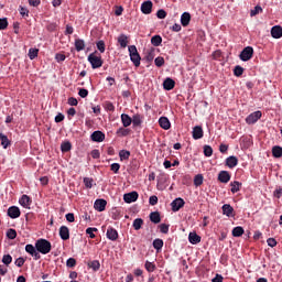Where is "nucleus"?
I'll list each match as a JSON object with an SVG mask.
<instances>
[{"label":"nucleus","instance_id":"53","mask_svg":"<svg viewBox=\"0 0 282 282\" xmlns=\"http://www.w3.org/2000/svg\"><path fill=\"white\" fill-rule=\"evenodd\" d=\"M234 75L239 77V76H243V67L241 66H236L235 69H234Z\"/></svg>","mask_w":282,"mask_h":282},{"label":"nucleus","instance_id":"4","mask_svg":"<svg viewBox=\"0 0 282 282\" xmlns=\"http://www.w3.org/2000/svg\"><path fill=\"white\" fill-rule=\"evenodd\" d=\"M252 56H254V48H252V46L245 47L239 55L240 61L243 62L250 61Z\"/></svg>","mask_w":282,"mask_h":282},{"label":"nucleus","instance_id":"11","mask_svg":"<svg viewBox=\"0 0 282 282\" xmlns=\"http://www.w3.org/2000/svg\"><path fill=\"white\" fill-rule=\"evenodd\" d=\"M141 12L143 14H151L153 12V2L151 0L144 1L141 4Z\"/></svg>","mask_w":282,"mask_h":282},{"label":"nucleus","instance_id":"24","mask_svg":"<svg viewBox=\"0 0 282 282\" xmlns=\"http://www.w3.org/2000/svg\"><path fill=\"white\" fill-rule=\"evenodd\" d=\"M189 23H191V13L184 12L181 15V24L183 25V28H187V25H189Z\"/></svg>","mask_w":282,"mask_h":282},{"label":"nucleus","instance_id":"34","mask_svg":"<svg viewBox=\"0 0 282 282\" xmlns=\"http://www.w3.org/2000/svg\"><path fill=\"white\" fill-rule=\"evenodd\" d=\"M132 124L133 127H140V124H142V115L140 113L133 115Z\"/></svg>","mask_w":282,"mask_h":282},{"label":"nucleus","instance_id":"36","mask_svg":"<svg viewBox=\"0 0 282 282\" xmlns=\"http://www.w3.org/2000/svg\"><path fill=\"white\" fill-rule=\"evenodd\" d=\"M119 158L121 162H124V160H129V158H131V152L129 150H121L119 152Z\"/></svg>","mask_w":282,"mask_h":282},{"label":"nucleus","instance_id":"33","mask_svg":"<svg viewBox=\"0 0 282 282\" xmlns=\"http://www.w3.org/2000/svg\"><path fill=\"white\" fill-rule=\"evenodd\" d=\"M142 226H144V219L137 218L133 220L132 228H134V230H140Z\"/></svg>","mask_w":282,"mask_h":282},{"label":"nucleus","instance_id":"35","mask_svg":"<svg viewBox=\"0 0 282 282\" xmlns=\"http://www.w3.org/2000/svg\"><path fill=\"white\" fill-rule=\"evenodd\" d=\"M153 58H155V48H151L145 53V61L148 63H152Z\"/></svg>","mask_w":282,"mask_h":282},{"label":"nucleus","instance_id":"21","mask_svg":"<svg viewBox=\"0 0 282 282\" xmlns=\"http://www.w3.org/2000/svg\"><path fill=\"white\" fill-rule=\"evenodd\" d=\"M271 36L273 39H281L282 37V28L280 25H275L271 29Z\"/></svg>","mask_w":282,"mask_h":282},{"label":"nucleus","instance_id":"44","mask_svg":"<svg viewBox=\"0 0 282 282\" xmlns=\"http://www.w3.org/2000/svg\"><path fill=\"white\" fill-rule=\"evenodd\" d=\"M202 184H204V175L197 174L194 177V186H202Z\"/></svg>","mask_w":282,"mask_h":282},{"label":"nucleus","instance_id":"6","mask_svg":"<svg viewBox=\"0 0 282 282\" xmlns=\"http://www.w3.org/2000/svg\"><path fill=\"white\" fill-rule=\"evenodd\" d=\"M25 252L31 254V257H33L35 261H39V259H41V253H39V250H36V247H34L33 245H26Z\"/></svg>","mask_w":282,"mask_h":282},{"label":"nucleus","instance_id":"28","mask_svg":"<svg viewBox=\"0 0 282 282\" xmlns=\"http://www.w3.org/2000/svg\"><path fill=\"white\" fill-rule=\"evenodd\" d=\"M130 133H131V129L121 127L117 130L116 135H118V138H127V135H129Z\"/></svg>","mask_w":282,"mask_h":282},{"label":"nucleus","instance_id":"48","mask_svg":"<svg viewBox=\"0 0 282 282\" xmlns=\"http://www.w3.org/2000/svg\"><path fill=\"white\" fill-rule=\"evenodd\" d=\"M263 12V8L261 6H256L253 10L250 12V17H257V14H261Z\"/></svg>","mask_w":282,"mask_h":282},{"label":"nucleus","instance_id":"55","mask_svg":"<svg viewBox=\"0 0 282 282\" xmlns=\"http://www.w3.org/2000/svg\"><path fill=\"white\" fill-rule=\"evenodd\" d=\"M154 65H155L156 67H162V66L164 65V57H162V56L156 57V58L154 59Z\"/></svg>","mask_w":282,"mask_h":282},{"label":"nucleus","instance_id":"47","mask_svg":"<svg viewBox=\"0 0 282 282\" xmlns=\"http://www.w3.org/2000/svg\"><path fill=\"white\" fill-rule=\"evenodd\" d=\"M204 155H205V158H212L213 156V147L204 145Z\"/></svg>","mask_w":282,"mask_h":282},{"label":"nucleus","instance_id":"32","mask_svg":"<svg viewBox=\"0 0 282 282\" xmlns=\"http://www.w3.org/2000/svg\"><path fill=\"white\" fill-rule=\"evenodd\" d=\"M153 248L154 250H162V248H164V240L160 239V238H156L153 240Z\"/></svg>","mask_w":282,"mask_h":282},{"label":"nucleus","instance_id":"60","mask_svg":"<svg viewBox=\"0 0 282 282\" xmlns=\"http://www.w3.org/2000/svg\"><path fill=\"white\" fill-rule=\"evenodd\" d=\"M14 264L18 267V268H23V265L25 264V259L23 258H18L14 262Z\"/></svg>","mask_w":282,"mask_h":282},{"label":"nucleus","instance_id":"23","mask_svg":"<svg viewBox=\"0 0 282 282\" xmlns=\"http://www.w3.org/2000/svg\"><path fill=\"white\" fill-rule=\"evenodd\" d=\"M0 141H1L2 149H8V147L12 145V142L10 141V139H8V135L1 132H0Z\"/></svg>","mask_w":282,"mask_h":282},{"label":"nucleus","instance_id":"27","mask_svg":"<svg viewBox=\"0 0 282 282\" xmlns=\"http://www.w3.org/2000/svg\"><path fill=\"white\" fill-rule=\"evenodd\" d=\"M121 122H122L123 127L127 128V127H131V123L133 122V120L129 115L122 113Z\"/></svg>","mask_w":282,"mask_h":282},{"label":"nucleus","instance_id":"30","mask_svg":"<svg viewBox=\"0 0 282 282\" xmlns=\"http://www.w3.org/2000/svg\"><path fill=\"white\" fill-rule=\"evenodd\" d=\"M75 50H76V52H83V50H85V40L76 39L75 40Z\"/></svg>","mask_w":282,"mask_h":282},{"label":"nucleus","instance_id":"51","mask_svg":"<svg viewBox=\"0 0 282 282\" xmlns=\"http://www.w3.org/2000/svg\"><path fill=\"white\" fill-rule=\"evenodd\" d=\"M84 184L86 188H91L94 186V178L84 177Z\"/></svg>","mask_w":282,"mask_h":282},{"label":"nucleus","instance_id":"45","mask_svg":"<svg viewBox=\"0 0 282 282\" xmlns=\"http://www.w3.org/2000/svg\"><path fill=\"white\" fill-rule=\"evenodd\" d=\"M39 56V48H30L29 50V58L30 61H34Z\"/></svg>","mask_w":282,"mask_h":282},{"label":"nucleus","instance_id":"42","mask_svg":"<svg viewBox=\"0 0 282 282\" xmlns=\"http://www.w3.org/2000/svg\"><path fill=\"white\" fill-rule=\"evenodd\" d=\"M88 267L91 268V270H94V272H98V270H100V261L94 260L88 263Z\"/></svg>","mask_w":282,"mask_h":282},{"label":"nucleus","instance_id":"64","mask_svg":"<svg viewBox=\"0 0 282 282\" xmlns=\"http://www.w3.org/2000/svg\"><path fill=\"white\" fill-rule=\"evenodd\" d=\"M156 17L158 19H166V11H164L163 9L159 10L156 12Z\"/></svg>","mask_w":282,"mask_h":282},{"label":"nucleus","instance_id":"14","mask_svg":"<svg viewBox=\"0 0 282 282\" xmlns=\"http://www.w3.org/2000/svg\"><path fill=\"white\" fill-rule=\"evenodd\" d=\"M90 140H93V142H105V132L100 130L93 132Z\"/></svg>","mask_w":282,"mask_h":282},{"label":"nucleus","instance_id":"19","mask_svg":"<svg viewBox=\"0 0 282 282\" xmlns=\"http://www.w3.org/2000/svg\"><path fill=\"white\" fill-rule=\"evenodd\" d=\"M59 237L63 241L69 239V228L67 226L59 227Z\"/></svg>","mask_w":282,"mask_h":282},{"label":"nucleus","instance_id":"40","mask_svg":"<svg viewBox=\"0 0 282 282\" xmlns=\"http://www.w3.org/2000/svg\"><path fill=\"white\" fill-rule=\"evenodd\" d=\"M144 268H145L147 272H155L158 267L155 265V263L150 262L149 260H147L145 264H144Z\"/></svg>","mask_w":282,"mask_h":282},{"label":"nucleus","instance_id":"57","mask_svg":"<svg viewBox=\"0 0 282 282\" xmlns=\"http://www.w3.org/2000/svg\"><path fill=\"white\" fill-rule=\"evenodd\" d=\"M78 96H80V98H87V96H89V90L85 88H79Z\"/></svg>","mask_w":282,"mask_h":282},{"label":"nucleus","instance_id":"17","mask_svg":"<svg viewBox=\"0 0 282 282\" xmlns=\"http://www.w3.org/2000/svg\"><path fill=\"white\" fill-rule=\"evenodd\" d=\"M163 89H165V91H171L172 89H175V80H173V78L171 77L165 78V80L163 82Z\"/></svg>","mask_w":282,"mask_h":282},{"label":"nucleus","instance_id":"50","mask_svg":"<svg viewBox=\"0 0 282 282\" xmlns=\"http://www.w3.org/2000/svg\"><path fill=\"white\" fill-rule=\"evenodd\" d=\"M105 41L100 40L97 42V50L100 52V54H105Z\"/></svg>","mask_w":282,"mask_h":282},{"label":"nucleus","instance_id":"9","mask_svg":"<svg viewBox=\"0 0 282 282\" xmlns=\"http://www.w3.org/2000/svg\"><path fill=\"white\" fill-rule=\"evenodd\" d=\"M8 216L11 219H19V217H21V209H19L17 206H11L8 209Z\"/></svg>","mask_w":282,"mask_h":282},{"label":"nucleus","instance_id":"12","mask_svg":"<svg viewBox=\"0 0 282 282\" xmlns=\"http://www.w3.org/2000/svg\"><path fill=\"white\" fill-rule=\"evenodd\" d=\"M221 210H223V215H225L226 217H235L236 215L235 208L230 204L223 205Z\"/></svg>","mask_w":282,"mask_h":282},{"label":"nucleus","instance_id":"8","mask_svg":"<svg viewBox=\"0 0 282 282\" xmlns=\"http://www.w3.org/2000/svg\"><path fill=\"white\" fill-rule=\"evenodd\" d=\"M138 197H140L138 192H130L123 195V202L126 204H133V202H138Z\"/></svg>","mask_w":282,"mask_h":282},{"label":"nucleus","instance_id":"37","mask_svg":"<svg viewBox=\"0 0 282 282\" xmlns=\"http://www.w3.org/2000/svg\"><path fill=\"white\" fill-rule=\"evenodd\" d=\"M151 43L152 45H154V47H160L162 45V36L160 35L152 36Z\"/></svg>","mask_w":282,"mask_h":282},{"label":"nucleus","instance_id":"26","mask_svg":"<svg viewBox=\"0 0 282 282\" xmlns=\"http://www.w3.org/2000/svg\"><path fill=\"white\" fill-rule=\"evenodd\" d=\"M19 203L23 206V208H29L30 204H32V198L28 195H22Z\"/></svg>","mask_w":282,"mask_h":282},{"label":"nucleus","instance_id":"13","mask_svg":"<svg viewBox=\"0 0 282 282\" xmlns=\"http://www.w3.org/2000/svg\"><path fill=\"white\" fill-rule=\"evenodd\" d=\"M230 172L228 171H220L218 173V182H220V184H228V182H230Z\"/></svg>","mask_w":282,"mask_h":282},{"label":"nucleus","instance_id":"3","mask_svg":"<svg viewBox=\"0 0 282 282\" xmlns=\"http://www.w3.org/2000/svg\"><path fill=\"white\" fill-rule=\"evenodd\" d=\"M88 63H90L93 69H98L102 65V57L91 53L88 55Z\"/></svg>","mask_w":282,"mask_h":282},{"label":"nucleus","instance_id":"29","mask_svg":"<svg viewBox=\"0 0 282 282\" xmlns=\"http://www.w3.org/2000/svg\"><path fill=\"white\" fill-rule=\"evenodd\" d=\"M118 43L120 45V47H127V45H129V37H127V35L121 34L118 37Z\"/></svg>","mask_w":282,"mask_h":282},{"label":"nucleus","instance_id":"58","mask_svg":"<svg viewBox=\"0 0 282 282\" xmlns=\"http://www.w3.org/2000/svg\"><path fill=\"white\" fill-rule=\"evenodd\" d=\"M8 29V19L2 18L0 19V30H7Z\"/></svg>","mask_w":282,"mask_h":282},{"label":"nucleus","instance_id":"62","mask_svg":"<svg viewBox=\"0 0 282 282\" xmlns=\"http://www.w3.org/2000/svg\"><path fill=\"white\" fill-rule=\"evenodd\" d=\"M90 155H91V158L94 159V160H98L99 158H100V150H93L91 152H90Z\"/></svg>","mask_w":282,"mask_h":282},{"label":"nucleus","instance_id":"10","mask_svg":"<svg viewBox=\"0 0 282 282\" xmlns=\"http://www.w3.org/2000/svg\"><path fill=\"white\" fill-rule=\"evenodd\" d=\"M95 210H98V213H102L107 208V200L102 198H98L95 200L94 204Z\"/></svg>","mask_w":282,"mask_h":282},{"label":"nucleus","instance_id":"41","mask_svg":"<svg viewBox=\"0 0 282 282\" xmlns=\"http://www.w3.org/2000/svg\"><path fill=\"white\" fill-rule=\"evenodd\" d=\"M231 232H232V237H241L245 230H243V227L238 226V227H235Z\"/></svg>","mask_w":282,"mask_h":282},{"label":"nucleus","instance_id":"22","mask_svg":"<svg viewBox=\"0 0 282 282\" xmlns=\"http://www.w3.org/2000/svg\"><path fill=\"white\" fill-rule=\"evenodd\" d=\"M237 164H239V159H237V156H229L226 159V165L229 169H235V166H237Z\"/></svg>","mask_w":282,"mask_h":282},{"label":"nucleus","instance_id":"7","mask_svg":"<svg viewBox=\"0 0 282 282\" xmlns=\"http://www.w3.org/2000/svg\"><path fill=\"white\" fill-rule=\"evenodd\" d=\"M184 204H186V202H184L182 197L175 198L171 203L172 212L177 213L181 208H184Z\"/></svg>","mask_w":282,"mask_h":282},{"label":"nucleus","instance_id":"25","mask_svg":"<svg viewBox=\"0 0 282 282\" xmlns=\"http://www.w3.org/2000/svg\"><path fill=\"white\" fill-rule=\"evenodd\" d=\"M149 217H150V221H152V224H160V221H162L160 212H152V213H150Z\"/></svg>","mask_w":282,"mask_h":282},{"label":"nucleus","instance_id":"56","mask_svg":"<svg viewBox=\"0 0 282 282\" xmlns=\"http://www.w3.org/2000/svg\"><path fill=\"white\" fill-rule=\"evenodd\" d=\"M110 170L112 171V173L118 174L120 172V163H112L110 165Z\"/></svg>","mask_w":282,"mask_h":282},{"label":"nucleus","instance_id":"5","mask_svg":"<svg viewBox=\"0 0 282 282\" xmlns=\"http://www.w3.org/2000/svg\"><path fill=\"white\" fill-rule=\"evenodd\" d=\"M261 116H263V113L260 110L250 113L246 118L247 124H254V123L259 122V120H261Z\"/></svg>","mask_w":282,"mask_h":282},{"label":"nucleus","instance_id":"43","mask_svg":"<svg viewBox=\"0 0 282 282\" xmlns=\"http://www.w3.org/2000/svg\"><path fill=\"white\" fill-rule=\"evenodd\" d=\"M94 232H98V228L89 227L86 229V235H89L90 239H96V234H94Z\"/></svg>","mask_w":282,"mask_h":282},{"label":"nucleus","instance_id":"31","mask_svg":"<svg viewBox=\"0 0 282 282\" xmlns=\"http://www.w3.org/2000/svg\"><path fill=\"white\" fill-rule=\"evenodd\" d=\"M231 186V193L235 195V193H239L241 191V183L239 181H234L230 183Z\"/></svg>","mask_w":282,"mask_h":282},{"label":"nucleus","instance_id":"15","mask_svg":"<svg viewBox=\"0 0 282 282\" xmlns=\"http://www.w3.org/2000/svg\"><path fill=\"white\" fill-rule=\"evenodd\" d=\"M188 241L193 246H197V243H202V236L197 235V232H195V231L189 232Z\"/></svg>","mask_w":282,"mask_h":282},{"label":"nucleus","instance_id":"16","mask_svg":"<svg viewBox=\"0 0 282 282\" xmlns=\"http://www.w3.org/2000/svg\"><path fill=\"white\" fill-rule=\"evenodd\" d=\"M106 237L110 241H117L118 240V230H116L113 227H109L107 229Z\"/></svg>","mask_w":282,"mask_h":282},{"label":"nucleus","instance_id":"49","mask_svg":"<svg viewBox=\"0 0 282 282\" xmlns=\"http://www.w3.org/2000/svg\"><path fill=\"white\" fill-rule=\"evenodd\" d=\"M8 239H14L17 237V229L10 228L7 230Z\"/></svg>","mask_w":282,"mask_h":282},{"label":"nucleus","instance_id":"46","mask_svg":"<svg viewBox=\"0 0 282 282\" xmlns=\"http://www.w3.org/2000/svg\"><path fill=\"white\" fill-rule=\"evenodd\" d=\"M104 108L106 109V111H116V106H113L111 101H105Z\"/></svg>","mask_w":282,"mask_h":282},{"label":"nucleus","instance_id":"61","mask_svg":"<svg viewBox=\"0 0 282 282\" xmlns=\"http://www.w3.org/2000/svg\"><path fill=\"white\" fill-rule=\"evenodd\" d=\"M68 105H70V107H78V99L74 97L68 98Z\"/></svg>","mask_w":282,"mask_h":282},{"label":"nucleus","instance_id":"38","mask_svg":"<svg viewBox=\"0 0 282 282\" xmlns=\"http://www.w3.org/2000/svg\"><path fill=\"white\" fill-rule=\"evenodd\" d=\"M61 151H62V153H67V152L72 151V142H69V141L63 142L61 144Z\"/></svg>","mask_w":282,"mask_h":282},{"label":"nucleus","instance_id":"2","mask_svg":"<svg viewBox=\"0 0 282 282\" xmlns=\"http://www.w3.org/2000/svg\"><path fill=\"white\" fill-rule=\"evenodd\" d=\"M128 52L134 67H140V62L142 61V57H140V53H138V47H135V45H130L128 47Z\"/></svg>","mask_w":282,"mask_h":282},{"label":"nucleus","instance_id":"63","mask_svg":"<svg viewBox=\"0 0 282 282\" xmlns=\"http://www.w3.org/2000/svg\"><path fill=\"white\" fill-rule=\"evenodd\" d=\"M149 204H150V206H156V204H158V196H155V195L150 196Z\"/></svg>","mask_w":282,"mask_h":282},{"label":"nucleus","instance_id":"54","mask_svg":"<svg viewBox=\"0 0 282 282\" xmlns=\"http://www.w3.org/2000/svg\"><path fill=\"white\" fill-rule=\"evenodd\" d=\"M159 228H160V232H162L163 235H169L170 225L161 224Z\"/></svg>","mask_w":282,"mask_h":282},{"label":"nucleus","instance_id":"20","mask_svg":"<svg viewBox=\"0 0 282 282\" xmlns=\"http://www.w3.org/2000/svg\"><path fill=\"white\" fill-rule=\"evenodd\" d=\"M159 124L161 129H164L165 131H169V129H171V121L166 117H161L159 119Z\"/></svg>","mask_w":282,"mask_h":282},{"label":"nucleus","instance_id":"18","mask_svg":"<svg viewBox=\"0 0 282 282\" xmlns=\"http://www.w3.org/2000/svg\"><path fill=\"white\" fill-rule=\"evenodd\" d=\"M192 133L194 140H202L204 138V129L200 126L194 127Z\"/></svg>","mask_w":282,"mask_h":282},{"label":"nucleus","instance_id":"1","mask_svg":"<svg viewBox=\"0 0 282 282\" xmlns=\"http://www.w3.org/2000/svg\"><path fill=\"white\" fill-rule=\"evenodd\" d=\"M35 248L41 254H50V252H52V242L41 238L35 241Z\"/></svg>","mask_w":282,"mask_h":282},{"label":"nucleus","instance_id":"52","mask_svg":"<svg viewBox=\"0 0 282 282\" xmlns=\"http://www.w3.org/2000/svg\"><path fill=\"white\" fill-rule=\"evenodd\" d=\"M2 263H4V265H10V263H12V256L10 254H4L2 257Z\"/></svg>","mask_w":282,"mask_h":282},{"label":"nucleus","instance_id":"39","mask_svg":"<svg viewBox=\"0 0 282 282\" xmlns=\"http://www.w3.org/2000/svg\"><path fill=\"white\" fill-rule=\"evenodd\" d=\"M273 158H282V148L280 145H274L272 148Z\"/></svg>","mask_w":282,"mask_h":282},{"label":"nucleus","instance_id":"59","mask_svg":"<svg viewBox=\"0 0 282 282\" xmlns=\"http://www.w3.org/2000/svg\"><path fill=\"white\" fill-rule=\"evenodd\" d=\"M66 265H67V268H76V259L69 258V259L66 261Z\"/></svg>","mask_w":282,"mask_h":282}]
</instances>
